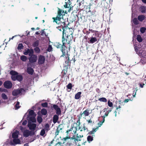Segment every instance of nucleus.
I'll return each mask as SVG.
<instances>
[{
  "label": "nucleus",
  "mask_w": 146,
  "mask_h": 146,
  "mask_svg": "<svg viewBox=\"0 0 146 146\" xmlns=\"http://www.w3.org/2000/svg\"><path fill=\"white\" fill-rule=\"evenodd\" d=\"M64 15V11L60 9H58L57 15L56 17H53L52 19L53 20V22H55L56 24H60L62 26L61 28L59 27H58V29L60 31L63 30V36L62 38V42L63 43V45L66 41V40L64 39V36L68 37V34L67 32H66V30L68 29V27H65V21L64 20L63 18V15Z\"/></svg>",
  "instance_id": "f257e3e1"
},
{
  "label": "nucleus",
  "mask_w": 146,
  "mask_h": 146,
  "mask_svg": "<svg viewBox=\"0 0 146 146\" xmlns=\"http://www.w3.org/2000/svg\"><path fill=\"white\" fill-rule=\"evenodd\" d=\"M66 41L67 40H66V41L64 42V45H63H63H62V44L59 43H57L56 45L57 48H60L62 47L61 50L62 52L63 55H62L61 57L65 56V62H68L69 61V56L68 54V51L67 50H66V48L65 46V42H66ZM62 43L63 44V42Z\"/></svg>",
  "instance_id": "f03ea898"
},
{
  "label": "nucleus",
  "mask_w": 146,
  "mask_h": 146,
  "mask_svg": "<svg viewBox=\"0 0 146 146\" xmlns=\"http://www.w3.org/2000/svg\"><path fill=\"white\" fill-rule=\"evenodd\" d=\"M22 135L19 133V131L17 130H14L12 133V137L13 138V141L15 144H21V142L20 140L21 138L19 137Z\"/></svg>",
  "instance_id": "7ed1b4c3"
},
{
  "label": "nucleus",
  "mask_w": 146,
  "mask_h": 146,
  "mask_svg": "<svg viewBox=\"0 0 146 146\" xmlns=\"http://www.w3.org/2000/svg\"><path fill=\"white\" fill-rule=\"evenodd\" d=\"M36 122V119L34 117H31L29 120L28 126L29 129L32 131L35 130L36 127V125L33 123Z\"/></svg>",
  "instance_id": "20e7f679"
},
{
  "label": "nucleus",
  "mask_w": 146,
  "mask_h": 146,
  "mask_svg": "<svg viewBox=\"0 0 146 146\" xmlns=\"http://www.w3.org/2000/svg\"><path fill=\"white\" fill-rule=\"evenodd\" d=\"M25 92V90L23 88L15 90L12 92V94L14 96H17L24 94Z\"/></svg>",
  "instance_id": "39448f33"
},
{
  "label": "nucleus",
  "mask_w": 146,
  "mask_h": 146,
  "mask_svg": "<svg viewBox=\"0 0 146 146\" xmlns=\"http://www.w3.org/2000/svg\"><path fill=\"white\" fill-rule=\"evenodd\" d=\"M143 52V54L141 53H140L141 55H140L141 57L140 62L143 64H144L146 63V52Z\"/></svg>",
  "instance_id": "423d86ee"
},
{
  "label": "nucleus",
  "mask_w": 146,
  "mask_h": 146,
  "mask_svg": "<svg viewBox=\"0 0 146 146\" xmlns=\"http://www.w3.org/2000/svg\"><path fill=\"white\" fill-rule=\"evenodd\" d=\"M102 117L103 118V121H100L99 123H98V127H97L95 129H93V130L90 132V134H93L96 132V131L98 130L99 127H100L102 124L103 123H104L105 121V116H102Z\"/></svg>",
  "instance_id": "0eeeda50"
},
{
  "label": "nucleus",
  "mask_w": 146,
  "mask_h": 146,
  "mask_svg": "<svg viewBox=\"0 0 146 146\" xmlns=\"http://www.w3.org/2000/svg\"><path fill=\"white\" fill-rule=\"evenodd\" d=\"M15 143L13 141V140L11 138L10 136L9 138L4 143V145H16Z\"/></svg>",
  "instance_id": "6e6552de"
},
{
  "label": "nucleus",
  "mask_w": 146,
  "mask_h": 146,
  "mask_svg": "<svg viewBox=\"0 0 146 146\" xmlns=\"http://www.w3.org/2000/svg\"><path fill=\"white\" fill-rule=\"evenodd\" d=\"M34 53L33 49H28L27 50H25L23 51V54L25 55L28 54L29 56L33 55Z\"/></svg>",
  "instance_id": "1a4fd4ad"
},
{
  "label": "nucleus",
  "mask_w": 146,
  "mask_h": 146,
  "mask_svg": "<svg viewBox=\"0 0 146 146\" xmlns=\"http://www.w3.org/2000/svg\"><path fill=\"white\" fill-rule=\"evenodd\" d=\"M20 129L23 132V135L25 137H27L30 135V132L28 130H25L24 131V129L21 126L20 127Z\"/></svg>",
  "instance_id": "9d476101"
},
{
  "label": "nucleus",
  "mask_w": 146,
  "mask_h": 146,
  "mask_svg": "<svg viewBox=\"0 0 146 146\" xmlns=\"http://www.w3.org/2000/svg\"><path fill=\"white\" fill-rule=\"evenodd\" d=\"M29 61L31 63L36 62L37 60V57L36 55L33 54L30 56L29 58Z\"/></svg>",
  "instance_id": "9b49d317"
},
{
  "label": "nucleus",
  "mask_w": 146,
  "mask_h": 146,
  "mask_svg": "<svg viewBox=\"0 0 146 146\" xmlns=\"http://www.w3.org/2000/svg\"><path fill=\"white\" fill-rule=\"evenodd\" d=\"M10 74L11 75V78L12 80L14 81L16 80L18 73L12 70L10 72Z\"/></svg>",
  "instance_id": "f8f14e48"
},
{
  "label": "nucleus",
  "mask_w": 146,
  "mask_h": 146,
  "mask_svg": "<svg viewBox=\"0 0 146 146\" xmlns=\"http://www.w3.org/2000/svg\"><path fill=\"white\" fill-rule=\"evenodd\" d=\"M45 61V58L44 56L40 55L38 58V63L39 64H42L44 63Z\"/></svg>",
  "instance_id": "ddd939ff"
},
{
  "label": "nucleus",
  "mask_w": 146,
  "mask_h": 146,
  "mask_svg": "<svg viewBox=\"0 0 146 146\" xmlns=\"http://www.w3.org/2000/svg\"><path fill=\"white\" fill-rule=\"evenodd\" d=\"M4 85L5 87L7 88H10L12 86V84L11 82L9 81H7L5 82Z\"/></svg>",
  "instance_id": "4468645a"
},
{
  "label": "nucleus",
  "mask_w": 146,
  "mask_h": 146,
  "mask_svg": "<svg viewBox=\"0 0 146 146\" xmlns=\"http://www.w3.org/2000/svg\"><path fill=\"white\" fill-rule=\"evenodd\" d=\"M135 51H136L137 53L139 54V55H141V53H142L143 54V52H145L144 51H142L140 50V48L139 47H138L137 46H135Z\"/></svg>",
  "instance_id": "2eb2a0df"
},
{
  "label": "nucleus",
  "mask_w": 146,
  "mask_h": 146,
  "mask_svg": "<svg viewBox=\"0 0 146 146\" xmlns=\"http://www.w3.org/2000/svg\"><path fill=\"white\" fill-rule=\"evenodd\" d=\"M90 110L88 109H86L85 111H84L82 113H81L82 116H83L85 117L88 116L89 115V111Z\"/></svg>",
  "instance_id": "dca6fc26"
},
{
  "label": "nucleus",
  "mask_w": 146,
  "mask_h": 146,
  "mask_svg": "<svg viewBox=\"0 0 146 146\" xmlns=\"http://www.w3.org/2000/svg\"><path fill=\"white\" fill-rule=\"evenodd\" d=\"M70 2H69V3L68 2H65V4L64 5V7L65 8H69V9L68 10V12H70L71 10V7H70V4L69 3Z\"/></svg>",
  "instance_id": "f3484780"
},
{
  "label": "nucleus",
  "mask_w": 146,
  "mask_h": 146,
  "mask_svg": "<svg viewBox=\"0 0 146 146\" xmlns=\"http://www.w3.org/2000/svg\"><path fill=\"white\" fill-rule=\"evenodd\" d=\"M29 119L30 120V118L32 117H35L36 114L34 113V111L32 110H30L29 111Z\"/></svg>",
  "instance_id": "a211bd4d"
},
{
  "label": "nucleus",
  "mask_w": 146,
  "mask_h": 146,
  "mask_svg": "<svg viewBox=\"0 0 146 146\" xmlns=\"http://www.w3.org/2000/svg\"><path fill=\"white\" fill-rule=\"evenodd\" d=\"M53 108L56 111V113L58 114H60V110L58 106L56 105H53Z\"/></svg>",
  "instance_id": "6ab92c4d"
},
{
  "label": "nucleus",
  "mask_w": 146,
  "mask_h": 146,
  "mask_svg": "<svg viewBox=\"0 0 146 146\" xmlns=\"http://www.w3.org/2000/svg\"><path fill=\"white\" fill-rule=\"evenodd\" d=\"M27 72L29 74L32 75L33 72V70L32 68L28 67L27 69Z\"/></svg>",
  "instance_id": "aec40b11"
},
{
  "label": "nucleus",
  "mask_w": 146,
  "mask_h": 146,
  "mask_svg": "<svg viewBox=\"0 0 146 146\" xmlns=\"http://www.w3.org/2000/svg\"><path fill=\"white\" fill-rule=\"evenodd\" d=\"M97 41V39L95 37H91L88 42L89 43H93Z\"/></svg>",
  "instance_id": "412c9836"
},
{
  "label": "nucleus",
  "mask_w": 146,
  "mask_h": 146,
  "mask_svg": "<svg viewBox=\"0 0 146 146\" xmlns=\"http://www.w3.org/2000/svg\"><path fill=\"white\" fill-rule=\"evenodd\" d=\"M145 18V16L143 15H139L138 17V20L140 21H142Z\"/></svg>",
  "instance_id": "4be33fe9"
},
{
  "label": "nucleus",
  "mask_w": 146,
  "mask_h": 146,
  "mask_svg": "<svg viewBox=\"0 0 146 146\" xmlns=\"http://www.w3.org/2000/svg\"><path fill=\"white\" fill-rule=\"evenodd\" d=\"M81 92H79L77 93L75 95V98L76 99H79L81 96Z\"/></svg>",
  "instance_id": "5701e85b"
},
{
  "label": "nucleus",
  "mask_w": 146,
  "mask_h": 146,
  "mask_svg": "<svg viewBox=\"0 0 146 146\" xmlns=\"http://www.w3.org/2000/svg\"><path fill=\"white\" fill-rule=\"evenodd\" d=\"M58 119V115H55L53 117V122L54 123H56Z\"/></svg>",
  "instance_id": "b1692460"
},
{
  "label": "nucleus",
  "mask_w": 146,
  "mask_h": 146,
  "mask_svg": "<svg viewBox=\"0 0 146 146\" xmlns=\"http://www.w3.org/2000/svg\"><path fill=\"white\" fill-rule=\"evenodd\" d=\"M136 38L137 40L139 42H141L143 40L142 38L141 37V36L140 35H137Z\"/></svg>",
  "instance_id": "393cba45"
},
{
  "label": "nucleus",
  "mask_w": 146,
  "mask_h": 146,
  "mask_svg": "<svg viewBox=\"0 0 146 146\" xmlns=\"http://www.w3.org/2000/svg\"><path fill=\"white\" fill-rule=\"evenodd\" d=\"M93 137L92 136L90 135L88 136L87 138L88 141L89 143H90V142L93 140Z\"/></svg>",
  "instance_id": "a878e982"
},
{
  "label": "nucleus",
  "mask_w": 146,
  "mask_h": 146,
  "mask_svg": "<svg viewBox=\"0 0 146 146\" xmlns=\"http://www.w3.org/2000/svg\"><path fill=\"white\" fill-rule=\"evenodd\" d=\"M21 60L25 62L27 60V57L24 55L22 56L21 57Z\"/></svg>",
  "instance_id": "bb28decb"
},
{
  "label": "nucleus",
  "mask_w": 146,
  "mask_h": 146,
  "mask_svg": "<svg viewBox=\"0 0 146 146\" xmlns=\"http://www.w3.org/2000/svg\"><path fill=\"white\" fill-rule=\"evenodd\" d=\"M45 134V130L44 129H42L40 132V135L42 136H44Z\"/></svg>",
  "instance_id": "cd10ccee"
},
{
  "label": "nucleus",
  "mask_w": 146,
  "mask_h": 146,
  "mask_svg": "<svg viewBox=\"0 0 146 146\" xmlns=\"http://www.w3.org/2000/svg\"><path fill=\"white\" fill-rule=\"evenodd\" d=\"M23 79V77L21 75H18V74L16 80L20 81H21Z\"/></svg>",
  "instance_id": "c85d7f7f"
},
{
  "label": "nucleus",
  "mask_w": 146,
  "mask_h": 146,
  "mask_svg": "<svg viewBox=\"0 0 146 146\" xmlns=\"http://www.w3.org/2000/svg\"><path fill=\"white\" fill-rule=\"evenodd\" d=\"M98 100L100 101L101 102H106L107 101V100L106 98H100Z\"/></svg>",
  "instance_id": "c756f323"
},
{
  "label": "nucleus",
  "mask_w": 146,
  "mask_h": 146,
  "mask_svg": "<svg viewBox=\"0 0 146 146\" xmlns=\"http://www.w3.org/2000/svg\"><path fill=\"white\" fill-rule=\"evenodd\" d=\"M34 50L36 53H38L40 52V50L38 47H36L34 49Z\"/></svg>",
  "instance_id": "7c9ffc66"
},
{
  "label": "nucleus",
  "mask_w": 146,
  "mask_h": 146,
  "mask_svg": "<svg viewBox=\"0 0 146 146\" xmlns=\"http://www.w3.org/2000/svg\"><path fill=\"white\" fill-rule=\"evenodd\" d=\"M61 130V128H60L59 127H58L57 129L56 132H55V135L56 136L58 135L59 134V131L60 130Z\"/></svg>",
  "instance_id": "2f4dec72"
},
{
  "label": "nucleus",
  "mask_w": 146,
  "mask_h": 146,
  "mask_svg": "<svg viewBox=\"0 0 146 146\" xmlns=\"http://www.w3.org/2000/svg\"><path fill=\"white\" fill-rule=\"evenodd\" d=\"M146 31V28L144 27H142L140 28V31L142 33H144Z\"/></svg>",
  "instance_id": "473e14b6"
},
{
  "label": "nucleus",
  "mask_w": 146,
  "mask_h": 146,
  "mask_svg": "<svg viewBox=\"0 0 146 146\" xmlns=\"http://www.w3.org/2000/svg\"><path fill=\"white\" fill-rule=\"evenodd\" d=\"M1 97L4 100H7L8 98L7 95L4 93L2 94Z\"/></svg>",
  "instance_id": "72a5a7b5"
},
{
  "label": "nucleus",
  "mask_w": 146,
  "mask_h": 146,
  "mask_svg": "<svg viewBox=\"0 0 146 146\" xmlns=\"http://www.w3.org/2000/svg\"><path fill=\"white\" fill-rule=\"evenodd\" d=\"M44 129L48 131L50 129L48 123H46L45 125Z\"/></svg>",
  "instance_id": "f704fd0d"
},
{
  "label": "nucleus",
  "mask_w": 146,
  "mask_h": 146,
  "mask_svg": "<svg viewBox=\"0 0 146 146\" xmlns=\"http://www.w3.org/2000/svg\"><path fill=\"white\" fill-rule=\"evenodd\" d=\"M41 112L42 114L46 115L47 113V111L46 109H43L41 110Z\"/></svg>",
  "instance_id": "c9c22d12"
},
{
  "label": "nucleus",
  "mask_w": 146,
  "mask_h": 146,
  "mask_svg": "<svg viewBox=\"0 0 146 146\" xmlns=\"http://www.w3.org/2000/svg\"><path fill=\"white\" fill-rule=\"evenodd\" d=\"M133 23L135 25H137L139 23V22L136 18H135L133 19Z\"/></svg>",
  "instance_id": "e433bc0d"
},
{
  "label": "nucleus",
  "mask_w": 146,
  "mask_h": 146,
  "mask_svg": "<svg viewBox=\"0 0 146 146\" xmlns=\"http://www.w3.org/2000/svg\"><path fill=\"white\" fill-rule=\"evenodd\" d=\"M141 12L143 13L145 12L146 8L144 6H142L140 8Z\"/></svg>",
  "instance_id": "4c0bfd02"
},
{
  "label": "nucleus",
  "mask_w": 146,
  "mask_h": 146,
  "mask_svg": "<svg viewBox=\"0 0 146 146\" xmlns=\"http://www.w3.org/2000/svg\"><path fill=\"white\" fill-rule=\"evenodd\" d=\"M20 107L19 106V102H17L15 105V109L17 110L19 109Z\"/></svg>",
  "instance_id": "58836bf2"
},
{
  "label": "nucleus",
  "mask_w": 146,
  "mask_h": 146,
  "mask_svg": "<svg viewBox=\"0 0 146 146\" xmlns=\"http://www.w3.org/2000/svg\"><path fill=\"white\" fill-rule=\"evenodd\" d=\"M37 120L38 122L40 123L42 121V119L41 117L38 116V117Z\"/></svg>",
  "instance_id": "ea45409f"
},
{
  "label": "nucleus",
  "mask_w": 146,
  "mask_h": 146,
  "mask_svg": "<svg viewBox=\"0 0 146 146\" xmlns=\"http://www.w3.org/2000/svg\"><path fill=\"white\" fill-rule=\"evenodd\" d=\"M135 89V90L133 91V96L134 97H135L136 92L138 90L137 88H136Z\"/></svg>",
  "instance_id": "a19ab883"
},
{
  "label": "nucleus",
  "mask_w": 146,
  "mask_h": 146,
  "mask_svg": "<svg viewBox=\"0 0 146 146\" xmlns=\"http://www.w3.org/2000/svg\"><path fill=\"white\" fill-rule=\"evenodd\" d=\"M23 48V46L22 44H19L17 47L18 50H21Z\"/></svg>",
  "instance_id": "79ce46f5"
},
{
  "label": "nucleus",
  "mask_w": 146,
  "mask_h": 146,
  "mask_svg": "<svg viewBox=\"0 0 146 146\" xmlns=\"http://www.w3.org/2000/svg\"><path fill=\"white\" fill-rule=\"evenodd\" d=\"M80 129L81 131H87V129L86 127L84 126L83 128H80Z\"/></svg>",
  "instance_id": "37998d69"
},
{
  "label": "nucleus",
  "mask_w": 146,
  "mask_h": 146,
  "mask_svg": "<svg viewBox=\"0 0 146 146\" xmlns=\"http://www.w3.org/2000/svg\"><path fill=\"white\" fill-rule=\"evenodd\" d=\"M108 106L110 107H112L113 105V104L110 100L108 101Z\"/></svg>",
  "instance_id": "c03bdc74"
},
{
  "label": "nucleus",
  "mask_w": 146,
  "mask_h": 146,
  "mask_svg": "<svg viewBox=\"0 0 146 146\" xmlns=\"http://www.w3.org/2000/svg\"><path fill=\"white\" fill-rule=\"evenodd\" d=\"M77 2L79 3V6H80L83 3L84 0H77Z\"/></svg>",
  "instance_id": "a18cd8bd"
},
{
  "label": "nucleus",
  "mask_w": 146,
  "mask_h": 146,
  "mask_svg": "<svg viewBox=\"0 0 146 146\" xmlns=\"http://www.w3.org/2000/svg\"><path fill=\"white\" fill-rule=\"evenodd\" d=\"M52 48L51 46L49 45L48 46V48H47V50L48 51L50 52L52 50Z\"/></svg>",
  "instance_id": "49530a36"
},
{
  "label": "nucleus",
  "mask_w": 146,
  "mask_h": 146,
  "mask_svg": "<svg viewBox=\"0 0 146 146\" xmlns=\"http://www.w3.org/2000/svg\"><path fill=\"white\" fill-rule=\"evenodd\" d=\"M72 84L70 83L67 86V88L69 89H71L72 88Z\"/></svg>",
  "instance_id": "de8ad7c7"
},
{
  "label": "nucleus",
  "mask_w": 146,
  "mask_h": 146,
  "mask_svg": "<svg viewBox=\"0 0 146 146\" xmlns=\"http://www.w3.org/2000/svg\"><path fill=\"white\" fill-rule=\"evenodd\" d=\"M38 45V42L37 41L35 42L33 44V46H36Z\"/></svg>",
  "instance_id": "09e8293b"
},
{
  "label": "nucleus",
  "mask_w": 146,
  "mask_h": 146,
  "mask_svg": "<svg viewBox=\"0 0 146 146\" xmlns=\"http://www.w3.org/2000/svg\"><path fill=\"white\" fill-rule=\"evenodd\" d=\"M42 106L43 107H46L47 106L48 104L46 103H44L42 104Z\"/></svg>",
  "instance_id": "8fccbe9b"
},
{
  "label": "nucleus",
  "mask_w": 146,
  "mask_h": 146,
  "mask_svg": "<svg viewBox=\"0 0 146 146\" xmlns=\"http://www.w3.org/2000/svg\"><path fill=\"white\" fill-rule=\"evenodd\" d=\"M21 122H22V124L23 125H25L27 124V121L26 120H25L23 122H22L21 121Z\"/></svg>",
  "instance_id": "3c124183"
},
{
  "label": "nucleus",
  "mask_w": 146,
  "mask_h": 146,
  "mask_svg": "<svg viewBox=\"0 0 146 146\" xmlns=\"http://www.w3.org/2000/svg\"><path fill=\"white\" fill-rule=\"evenodd\" d=\"M41 35L42 36H46V33L44 30H42V31Z\"/></svg>",
  "instance_id": "603ef678"
},
{
  "label": "nucleus",
  "mask_w": 146,
  "mask_h": 146,
  "mask_svg": "<svg viewBox=\"0 0 146 146\" xmlns=\"http://www.w3.org/2000/svg\"><path fill=\"white\" fill-rule=\"evenodd\" d=\"M129 101H132L130 99H126L124 101V102L125 103H127Z\"/></svg>",
  "instance_id": "864d4df0"
},
{
  "label": "nucleus",
  "mask_w": 146,
  "mask_h": 146,
  "mask_svg": "<svg viewBox=\"0 0 146 146\" xmlns=\"http://www.w3.org/2000/svg\"><path fill=\"white\" fill-rule=\"evenodd\" d=\"M87 121L88 122V123H91L92 122V121L91 119L89 120H87Z\"/></svg>",
  "instance_id": "5fc2aeb1"
},
{
  "label": "nucleus",
  "mask_w": 146,
  "mask_h": 146,
  "mask_svg": "<svg viewBox=\"0 0 146 146\" xmlns=\"http://www.w3.org/2000/svg\"><path fill=\"white\" fill-rule=\"evenodd\" d=\"M139 85L140 86L141 88H143V86L145 85L143 83V84L142 85L141 84L139 83Z\"/></svg>",
  "instance_id": "6e6d98bb"
},
{
  "label": "nucleus",
  "mask_w": 146,
  "mask_h": 146,
  "mask_svg": "<svg viewBox=\"0 0 146 146\" xmlns=\"http://www.w3.org/2000/svg\"><path fill=\"white\" fill-rule=\"evenodd\" d=\"M109 114V113H108L107 112L105 113V114L103 116H105V118L106 116H107Z\"/></svg>",
  "instance_id": "4d7b16f0"
},
{
  "label": "nucleus",
  "mask_w": 146,
  "mask_h": 146,
  "mask_svg": "<svg viewBox=\"0 0 146 146\" xmlns=\"http://www.w3.org/2000/svg\"><path fill=\"white\" fill-rule=\"evenodd\" d=\"M83 137V135H78V134H77V137L78 138H80V137Z\"/></svg>",
  "instance_id": "13d9d810"
},
{
  "label": "nucleus",
  "mask_w": 146,
  "mask_h": 146,
  "mask_svg": "<svg viewBox=\"0 0 146 146\" xmlns=\"http://www.w3.org/2000/svg\"><path fill=\"white\" fill-rule=\"evenodd\" d=\"M116 110H118L119 108H121V106L119 105L118 107L117 105L116 106Z\"/></svg>",
  "instance_id": "bf43d9fd"
},
{
  "label": "nucleus",
  "mask_w": 146,
  "mask_h": 146,
  "mask_svg": "<svg viewBox=\"0 0 146 146\" xmlns=\"http://www.w3.org/2000/svg\"><path fill=\"white\" fill-rule=\"evenodd\" d=\"M112 109H110V110H109L108 111H107L108 113H109L111 111Z\"/></svg>",
  "instance_id": "052dcab7"
},
{
  "label": "nucleus",
  "mask_w": 146,
  "mask_h": 146,
  "mask_svg": "<svg viewBox=\"0 0 146 146\" xmlns=\"http://www.w3.org/2000/svg\"><path fill=\"white\" fill-rule=\"evenodd\" d=\"M142 1L143 3H146V0H142Z\"/></svg>",
  "instance_id": "680f3d73"
},
{
  "label": "nucleus",
  "mask_w": 146,
  "mask_h": 146,
  "mask_svg": "<svg viewBox=\"0 0 146 146\" xmlns=\"http://www.w3.org/2000/svg\"><path fill=\"white\" fill-rule=\"evenodd\" d=\"M69 138L68 137H65L64 138V140H66L67 139H68Z\"/></svg>",
  "instance_id": "e2e57ef3"
},
{
  "label": "nucleus",
  "mask_w": 146,
  "mask_h": 146,
  "mask_svg": "<svg viewBox=\"0 0 146 146\" xmlns=\"http://www.w3.org/2000/svg\"><path fill=\"white\" fill-rule=\"evenodd\" d=\"M28 146V144H27V143L25 144L24 145V146Z\"/></svg>",
  "instance_id": "0e129e2a"
},
{
  "label": "nucleus",
  "mask_w": 146,
  "mask_h": 146,
  "mask_svg": "<svg viewBox=\"0 0 146 146\" xmlns=\"http://www.w3.org/2000/svg\"><path fill=\"white\" fill-rule=\"evenodd\" d=\"M35 34L36 35H38L39 34V33L38 32H36Z\"/></svg>",
  "instance_id": "69168bd1"
},
{
  "label": "nucleus",
  "mask_w": 146,
  "mask_h": 146,
  "mask_svg": "<svg viewBox=\"0 0 146 146\" xmlns=\"http://www.w3.org/2000/svg\"><path fill=\"white\" fill-rule=\"evenodd\" d=\"M2 84V82L0 81V86H1Z\"/></svg>",
  "instance_id": "338daca9"
},
{
  "label": "nucleus",
  "mask_w": 146,
  "mask_h": 146,
  "mask_svg": "<svg viewBox=\"0 0 146 146\" xmlns=\"http://www.w3.org/2000/svg\"><path fill=\"white\" fill-rule=\"evenodd\" d=\"M114 113H115V117L116 116V111H115L114 112Z\"/></svg>",
  "instance_id": "774afa93"
}]
</instances>
